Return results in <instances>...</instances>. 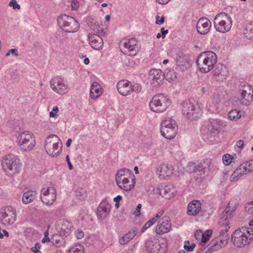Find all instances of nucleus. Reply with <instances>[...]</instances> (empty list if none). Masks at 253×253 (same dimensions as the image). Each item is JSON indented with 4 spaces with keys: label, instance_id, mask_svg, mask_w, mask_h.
<instances>
[{
    "label": "nucleus",
    "instance_id": "f257e3e1",
    "mask_svg": "<svg viewBox=\"0 0 253 253\" xmlns=\"http://www.w3.org/2000/svg\"><path fill=\"white\" fill-rule=\"evenodd\" d=\"M217 59V56L213 51H207L198 56L196 64L201 72L206 73L213 68Z\"/></svg>",
    "mask_w": 253,
    "mask_h": 253
},
{
    "label": "nucleus",
    "instance_id": "f03ea898",
    "mask_svg": "<svg viewBox=\"0 0 253 253\" xmlns=\"http://www.w3.org/2000/svg\"><path fill=\"white\" fill-rule=\"evenodd\" d=\"M182 113L187 119L195 120L202 115L200 104L193 99L185 100L182 104Z\"/></svg>",
    "mask_w": 253,
    "mask_h": 253
},
{
    "label": "nucleus",
    "instance_id": "7ed1b4c3",
    "mask_svg": "<svg viewBox=\"0 0 253 253\" xmlns=\"http://www.w3.org/2000/svg\"><path fill=\"white\" fill-rule=\"evenodd\" d=\"M1 165L3 171L9 176L18 173L21 166L19 160L13 154H8L4 157Z\"/></svg>",
    "mask_w": 253,
    "mask_h": 253
},
{
    "label": "nucleus",
    "instance_id": "20e7f679",
    "mask_svg": "<svg viewBox=\"0 0 253 253\" xmlns=\"http://www.w3.org/2000/svg\"><path fill=\"white\" fill-rule=\"evenodd\" d=\"M16 142L22 151H30L35 146V137L30 131H22L18 133L16 136Z\"/></svg>",
    "mask_w": 253,
    "mask_h": 253
},
{
    "label": "nucleus",
    "instance_id": "39448f33",
    "mask_svg": "<svg viewBox=\"0 0 253 253\" xmlns=\"http://www.w3.org/2000/svg\"><path fill=\"white\" fill-rule=\"evenodd\" d=\"M62 148V143L60 138L56 135H49L44 142V148L46 153L50 156L58 155Z\"/></svg>",
    "mask_w": 253,
    "mask_h": 253
},
{
    "label": "nucleus",
    "instance_id": "423d86ee",
    "mask_svg": "<svg viewBox=\"0 0 253 253\" xmlns=\"http://www.w3.org/2000/svg\"><path fill=\"white\" fill-rule=\"evenodd\" d=\"M170 105V99L163 93L154 95L149 103L151 110L157 113L164 112Z\"/></svg>",
    "mask_w": 253,
    "mask_h": 253
},
{
    "label": "nucleus",
    "instance_id": "0eeeda50",
    "mask_svg": "<svg viewBox=\"0 0 253 253\" xmlns=\"http://www.w3.org/2000/svg\"><path fill=\"white\" fill-rule=\"evenodd\" d=\"M213 24L217 31L225 33L230 30L232 25V20L227 13L220 12L214 17Z\"/></svg>",
    "mask_w": 253,
    "mask_h": 253
},
{
    "label": "nucleus",
    "instance_id": "6e6552de",
    "mask_svg": "<svg viewBox=\"0 0 253 253\" xmlns=\"http://www.w3.org/2000/svg\"><path fill=\"white\" fill-rule=\"evenodd\" d=\"M161 134L167 139L173 138L178 131L175 121L171 118H166L161 124Z\"/></svg>",
    "mask_w": 253,
    "mask_h": 253
},
{
    "label": "nucleus",
    "instance_id": "1a4fd4ad",
    "mask_svg": "<svg viewBox=\"0 0 253 253\" xmlns=\"http://www.w3.org/2000/svg\"><path fill=\"white\" fill-rule=\"evenodd\" d=\"M57 22L60 28L68 33H74L80 27L79 22L75 18L65 14L58 17Z\"/></svg>",
    "mask_w": 253,
    "mask_h": 253
},
{
    "label": "nucleus",
    "instance_id": "9d476101",
    "mask_svg": "<svg viewBox=\"0 0 253 253\" xmlns=\"http://www.w3.org/2000/svg\"><path fill=\"white\" fill-rule=\"evenodd\" d=\"M121 47L122 51L129 56L135 55L138 51L137 41L134 38L122 41Z\"/></svg>",
    "mask_w": 253,
    "mask_h": 253
},
{
    "label": "nucleus",
    "instance_id": "9b49d317",
    "mask_svg": "<svg viewBox=\"0 0 253 253\" xmlns=\"http://www.w3.org/2000/svg\"><path fill=\"white\" fill-rule=\"evenodd\" d=\"M239 91L240 92L241 104L245 106H249L253 100V89L251 86L246 83L240 84Z\"/></svg>",
    "mask_w": 253,
    "mask_h": 253
},
{
    "label": "nucleus",
    "instance_id": "f8f14e48",
    "mask_svg": "<svg viewBox=\"0 0 253 253\" xmlns=\"http://www.w3.org/2000/svg\"><path fill=\"white\" fill-rule=\"evenodd\" d=\"M145 250L148 253H165L166 246L161 245L158 239L155 238L147 240L145 244Z\"/></svg>",
    "mask_w": 253,
    "mask_h": 253
},
{
    "label": "nucleus",
    "instance_id": "ddd939ff",
    "mask_svg": "<svg viewBox=\"0 0 253 253\" xmlns=\"http://www.w3.org/2000/svg\"><path fill=\"white\" fill-rule=\"evenodd\" d=\"M16 211L12 207H6L1 212V223L6 225L13 223L16 220Z\"/></svg>",
    "mask_w": 253,
    "mask_h": 253
},
{
    "label": "nucleus",
    "instance_id": "4468645a",
    "mask_svg": "<svg viewBox=\"0 0 253 253\" xmlns=\"http://www.w3.org/2000/svg\"><path fill=\"white\" fill-rule=\"evenodd\" d=\"M51 88L56 93L62 94L68 91L67 84H65L64 79L60 77L54 78L50 82Z\"/></svg>",
    "mask_w": 253,
    "mask_h": 253
},
{
    "label": "nucleus",
    "instance_id": "2eb2a0df",
    "mask_svg": "<svg viewBox=\"0 0 253 253\" xmlns=\"http://www.w3.org/2000/svg\"><path fill=\"white\" fill-rule=\"evenodd\" d=\"M97 33L96 34H89L88 35V38L89 42V44L92 48L95 50H100L102 48L103 46V41L101 36L102 34H104L102 29L97 30Z\"/></svg>",
    "mask_w": 253,
    "mask_h": 253
},
{
    "label": "nucleus",
    "instance_id": "dca6fc26",
    "mask_svg": "<svg viewBox=\"0 0 253 253\" xmlns=\"http://www.w3.org/2000/svg\"><path fill=\"white\" fill-rule=\"evenodd\" d=\"M164 73L159 69H152L149 72V79L154 87L161 84L165 79Z\"/></svg>",
    "mask_w": 253,
    "mask_h": 253
},
{
    "label": "nucleus",
    "instance_id": "f3484780",
    "mask_svg": "<svg viewBox=\"0 0 253 253\" xmlns=\"http://www.w3.org/2000/svg\"><path fill=\"white\" fill-rule=\"evenodd\" d=\"M232 203L230 202L228 204V206L226 208L223 212L220 214L219 224L220 225H225V229L222 230L221 231L227 233L229 229L230 228L229 225V218L230 217L232 213L235 210V208L233 207L232 210L230 209V206Z\"/></svg>",
    "mask_w": 253,
    "mask_h": 253
},
{
    "label": "nucleus",
    "instance_id": "a211bd4d",
    "mask_svg": "<svg viewBox=\"0 0 253 253\" xmlns=\"http://www.w3.org/2000/svg\"><path fill=\"white\" fill-rule=\"evenodd\" d=\"M171 225L169 217L164 216L159 220L156 227V232L159 235L167 233L170 231Z\"/></svg>",
    "mask_w": 253,
    "mask_h": 253
},
{
    "label": "nucleus",
    "instance_id": "6ab92c4d",
    "mask_svg": "<svg viewBox=\"0 0 253 253\" xmlns=\"http://www.w3.org/2000/svg\"><path fill=\"white\" fill-rule=\"evenodd\" d=\"M211 27V22L206 17L200 18L196 25L198 32L201 35H205L209 32Z\"/></svg>",
    "mask_w": 253,
    "mask_h": 253
},
{
    "label": "nucleus",
    "instance_id": "aec40b11",
    "mask_svg": "<svg viewBox=\"0 0 253 253\" xmlns=\"http://www.w3.org/2000/svg\"><path fill=\"white\" fill-rule=\"evenodd\" d=\"M111 205L104 199L100 203L97 210V215L99 218L104 219L110 212Z\"/></svg>",
    "mask_w": 253,
    "mask_h": 253
},
{
    "label": "nucleus",
    "instance_id": "412c9836",
    "mask_svg": "<svg viewBox=\"0 0 253 253\" xmlns=\"http://www.w3.org/2000/svg\"><path fill=\"white\" fill-rule=\"evenodd\" d=\"M127 178H132L134 179V175L132 171L126 168H123L118 170L116 174V182L117 185L121 183V181Z\"/></svg>",
    "mask_w": 253,
    "mask_h": 253
},
{
    "label": "nucleus",
    "instance_id": "4be33fe9",
    "mask_svg": "<svg viewBox=\"0 0 253 253\" xmlns=\"http://www.w3.org/2000/svg\"><path fill=\"white\" fill-rule=\"evenodd\" d=\"M117 89L122 95L126 96L131 93V84L126 80L120 81L117 84Z\"/></svg>",
    "mask_w": 253,
    "mask_h": 253
},
{
    "label": "nucleus",
    "instance_id": "5701e85b",
    "mask_svg": "<svg viewBox=\"0 0 253 253\" xmlns=\"http://www.w3.org/2000/svg\"><path fill=\"white\" fill-rule=\"evenodd\" d=\"M160 195L167 199H170L174 197L175 189L172 186H162L157 189Z\"/></svg>",
    "mask_w": 253,
    "mask_h": 253
},
{
    "label": "nucleus",
    "instance_id": "b1692460",
    "mask_svg": "<svg viewBox=\"0 0 253 253\" xmlns=\"http://www.w3.org/2000/svg\"><path fill=\"white\" fill-rule=\"evenodd\" d=\"M201 209V203L199 200H194L190 202L187 207V213L189 215H196Z\"/></svg>",
    "mask_w": 253,
    "mask_h": 253
},
{
    "label": "nucleus",
    "instance_id": "393cba45",
    "mask_svg": "<svg viewBox=\"0 0 253 253\" xmlns=\"http://www.w3.org/2000/svg\"><path fill=\"white\" fill-rule=\"evenodd\" d=\"M211 164V160L209 158L205 159L203 162L197 165L198 171L202 172L203 176L201 174V177H205L207 175L210 171V167Z\"/></svg>",
    "mask_w": 253,
    "mask_h": 253
},
{
    "label": "nucleus",
    "instance_id": "a878e982",
    "mask_svg": "<svg viewBox=\"0 0 253 253\" xmlns=\"http://www.w3.org/2000/svg\"><path fill=\"white\" fill-rule=\"evenodd\" d=\"M121 184L117 185L118 187L124 190L128 191L132 190L135 184V178L134 179L132 178H127L121 181Z\"/></svg>",
    "mask_w": 253,
    "mask_h": 253
},
{
    "label": "nucleus",
    "instance_id": "bb28decb",
    "mask_svg": "<svg viewBox=\"0 0 253 253\" xmlns=\"http://www.w3.org/2000/svg\"><path fill=\"white\" fill-rule=\"evenodd\" d=\"M59 228L62 233L64 235H69L70 233L72 227L71 223L66 219H61L59 221Z\"/></svg>",
    "mask_w": 253,
    "mask_h": 253
},
{
    "label": "nucleus",
    "instance_id": "cd10ccee",
    "mask_svg": "<svg viewBox=\"0 0 253 253\" xmlns=\"http://www.w3.org/2000/svg\"><path fill=\"white\" fill-rule=\"evenodd\" d=\"M220 122L217 120H212L207 125L208 130L211 133L217 134L220 130Z\"/></svg>",
    "mask_w": 253,
    "mask_h": 253
},
{
    "label": "nucleus",
    "instance_id": "c85d7f7f",
    "mask_svg": "<svg viewBox=\"0 0 253 253\" xmlns=\"http://www.w3.org/2000/svg\"><path fill=\"white\" fill-rule=\"evenodd\" d=\"M37 193L35 190H28L24 193L22 197V202L25 204L32 202L36 198Z\"/></svg>",
    "mask_w": 253,
    "mask_h": 253
},
{
    "label": "nucleus",
    "instance_id": "c756f323",
    "mask_svg": "<svg viewBox=\"0 0 253 253\" xmlns=\"http://www.w3.org/2000/svg\"><path fill=\"white\" fill-rule=\"evenodd\" d=\"M158 170L159 171L158 174L161 178H165L166 177L170 176L172 173L171 167H169L167 164L162 165L160 168V169H158Z\"/></svg>",
    "mask_w": 253,
    "mask_h": 253
},
{
    "label": "nucleus",
    "instance_id": "7c9ffc66",
    "mask_svg": "<svg viewBox=\"0 0 253 253\" xmlns=\"http://www.w3.org/2000/svg\"><path fill=\"white\" fill-rule=\"evenodd\" d=\"M51 195L42 196L41 200L46 205H51L55 201L56 198V192L54 188L51 189Z\"/></svg>",
    "mask_w": 253,
    "mask_h": 253
},
{
    "label": "nucleus",
    "instance_id": "2f4dec72",
    "mask_svg": "<svg viewBox=\"0 0 253 253\" xmlns=\"http://www.w3.org/2000/svg\"><path fill=\"white\" fill-rule=\"evenodd\" d=\"M101 87L100 85L97 82H94L90 87V95L92 98H96L101 94Z\"/></svg>",
    "mask_w": 253,
    "mask_h": 253
},
{
    "label": "nucleus",
    "instance_id": "473e14b6",
    "mask_svg": "<svg viewBox=\"0 0 253 253\" xmlns=\"http://www.w3.org/2000/svg\"><path fill=\"white\" fill-rule=\"evenodd\" d=\"M176 62L177 65L180 67L181 69L183 70L186 68L185 63L187 62V57L182 51H178L177 52Z\"/></svg>",
    "mask_w": 253,
    "mask_h": 253
},
{
    "label": "nucleus",
    "instance_id": "72a5a7b5",
    "mask_svg": "<svg viewBox=\"0 0 253 253\" xmlns=\"http://www.w3.org/2000/svg\"><path fill=\"white\" fill-rule=\"evenodd\" d=\"M137 233V229H133L132 230L129 231L121 239H120V244L121 245H125L127 243H128L130 240H131L136 235Z\"/></svg>",
    "mask_w": 253,
    "mask_h": 253
},
{
    "label": "nucleus",
    "instance_id": "f704fd0d",
    "mask_svg": "<svg viewBox=\"0 0 253 253\" xmlns=\"http://www.w3.org/2000/svg\"><path fill=\"white\" fill-rule=\"evenodd\" d=\"M223 246L221 245L219 240L216 238L211 240L207 246L208 250L209 252H213L221 248Z\"/></svg>",
    "mask_w": 253,
    "mask_h": 253
},
{
    "label": "nucleus",
    "instance_id": "c9c22d12",
    "mask_svg": "<svg viewBox=\"0 0 253 253\" xmlns=\"http://www.w3.org/2000/svg\"><path fill=\"white\" fill-rule=\"evenodd\" d=\"M227 73V69L224 65L221 64L215 65L214 70V74L215 76L221 75L222 76H226Z\"/></svg>",
    "mask_w": 253,
    "mask_h": 253
},
{
    "label": "nucleus",
    "instance_id": "e433bc0d",
    "mask_svg": "<svg viewBox=\"0 0 253 253\" xmlns=\"http://www.w3.org/2000/svg\"><path fill=\"white\" fill-rule=\"evenodd\" d=\"M248 237L246 235H243L240 238L234 240L233 243L238 248H242L247 244Z\"/></svg>",
    "mask_w": 253,
    "mask_h": 253
},
{
    "label": "nucleus",
    "instance_id": "4c0bfd02",
    "mask_svg": "<svg viewBox=\"0 0 253 253\" xmlns=\"http://www.w3.org/2000/svg\"><path fill=\"white\" fill-rule=\"evenodd\" d=\"M165 79L169 82L173 81L176 78V73L173 69H169L165 74Z\"/></svg>",
    "mask_w": 253,
    "mask_h": 253
},
{
    "label": "nucleus",
    "instance_id": "58836bf2",
    "mask_svg": "<svg viewBox=\"0 0 253 253\" xmlns=\"http://www.w3.org/2000/svg\"><path fill=\"white\" fill-rule=\"evenodd\" d=\"M217 238L219 240L220 242L221 243V245L225 246L228 243L229 239V236L227 233L220 231V235Z\"/></svg>",
    "mask_w": 253,
    "mask_h": 253
},
{
    "label": "nucleus",
    "instance_id": "ea45409f",
    "mask_svg": "<svg viewBox=\"0 0 253 253\" xmlns=\"http://www.w3.org/2000/svg\"><path fill=\"white\" fill-rule=\"evenodd\" d=\"M62 238L58 234L53 235L51 238V243L56 247H60L62 245Z\"/></svg>",
    "mask_w": 253,
    "mask_h": 253
},
{
    "label": "nucleus",
    "instance_id": "a19ab883",
    "mask_svg": "<svg viewBox=\"0 0 253 253\" xmlns=\"http://www.w3.org/2000/svg\"><path fill=\"white\" fill-rule=\"evenodd\" d=\"M241 117L240 111L237 109L232 110L228 113V117L231 120H237L240 118Z\"/></svg>",
    "mask_w": 253,
    "mask_h": 253
},
{
    "label": "nucleus",
    "instance_id": "79ce46f5",
    "mask_svg": "<svg viewBox=\"0 0 253 253\" xmlns=\"http://www.w3.org/2000/svg\"><path fill=\"white\" fill-rule=\"evenodd\" d=\"M234 172L240 176H242L243 174H245L249 172L247 170V167L243 164L238 167V168Z\"/></svg>",
    "mask_w": 253,
    "mask_h": 253
},
{
    "label": "nucleus",
    "instance_id": "37998d69",
    "mask_svg": "<svg viewBox=\"0 0 253 253\" xmlns=\"http://www.w3.org/2000/svg\"><path fill=\"white\" fill-rule=\"evenodd\" d=\"M212 231L211 230H207L202 234L201 241L203 243H206L209 240L212 234Z\"/></svg>",
    "mask_w": 253,
    "mask_h": 253
},
{
    "label": "nucleus",
    "instance_id": "c03bdc74",
    "mask_svg": "<svg viewBox=\"0 0 253 253\" xmlns=\"http://www.w3.org/2000/svg\"><path fill=\"white\" fill-rule=\"evenodd\" d=\"M68 253H84V248L81 245L76 246L71 248Z\"/></svg>",
    "mask_w": 253,
    "mask_h": 253
},
{
    "label": "nucleus",
    "instance_id": "a18cd8bd",
    "mask_svg": "<svg viewBox=\"0 0 253 253\" xmlns=\"http://www.w3.org/2000/svg\"><path fill=\"white\" fill-rule=\"evenodd\" d=\"M233 158L232 156L230 154H226L224 155L222 157V161L223 164L225 166L229 165L232 163Z\"/></svg>",
    "mask_w": 253,
    "mask_h": 253
},
{
    "label": "nucleus",
    "instance_id": "49530a36",
    "mask_svg": "<svg viewBox=\"0 0 253 253\" xmlns=\"http://www.w3.org/2000/svg\"><path fill=\"white\" fill-rule=\"evenodd\" d=\"M244 235L245 234L244 233H243L240 230H236L233 232V234L232 235L231 240L232 242H233L234 240H235L238 238H240Z\"/></svg>",
    "mask_w": 253,
    "mask_h": 253
},
{
    "label": "nucleus",
    "instance_id": "de8ad7c7",
    "mask_svg": "<svg viewBox=\"0 0 253 253\" xmlns=\"http://www.w3.org/2000/svg\"><path fill=\"white\" fill-rule=\"evenodd\" d=\"M141 89H142L141 86L139 84L136 83V84H133L132 85H131V92H139L141 91Z\"/></svg>",
    "mask_w": 253,
    "mask_h": 253
},
{
    "label": "nucleus",
    "instance_id": "09e8293b",
    "mask_svg": "<svg viewBox=\"0 0 253 253\" xmlns=\"http://www.w3.org/2000/svg\"><path fill=\"white\" fill-rule=\"evenodd\" d=\"M245 209L249 213L253 214V201L246 204Z\"/></svg>",
    "mask_w": 253,
    "mask_h": 253
},
{
    "label": "nucleus",
    "instance_id": "8fccbe9b",
    "mask_svg": "<svg viewBox=\"0 0 253 253\" xmlns=\"http://www.w3.org/2000/svg\"><path fill=\"white\" fill-rule=\"evenodd\" d=\"M188 167L190 172H196L198 171L197 166H196L195 164L192 163H189Z\"/></svg>",
    "mask_w": 253,
    "mask_h": 253
},
{
    "label": "nucleus",
    "instance_id": "3c124183",
    "mask_svg": "<svg viewBox=\"0 0 253 253\" xmlns=\"http://www.w3.org/2000/svg\"><path fill=\"white\" fill-rule=\"evenodd\" d=\"M51 195V193L49 192V188H43L41 190V198L42 196H46Z\"/></svg>",
    "mask_w": 253,
    "mask_h": 253
},
{
    "label": "nucleus",
    "instance_id": "603ef678",
    "mask_svg": "<svg viewBox=\"0 0 253 253\" xmlns=\"http://www.w3.org/2000/svg\"><path fill=\"white\" fill-rule=\"evenodd\" d=\"M9 5L12 7L14 9H19L20 8V5L17 3L16 0H11L9 2Z\"/></svg>",
    "mask_w": 253,
    "mask_h": 253
},
{
    "label": "nucleus",
    "instance_id": "864d4df0",
    "mask_svg": "<svg viewBox=\"0 0 253 253\" xmlns=\"http://www.w3.org/2000/svg\"><path fill=\"white\" fill-rule=\"evenodd\" d=\"M247 167V170L249 172H252L253 171V161L247 162L246 163L244 164Z\"/></svg>",
    "mask_w": 253,
    "mask_h": 253
},
{
    "label": "nucleus",
    "instance_id": "5fc2aeb1",
    "mask_svg": "<svg viewBox=\"0 0 253 253\" xmlns=\"http://www.w3.org/2000/svg\"><path fill=\"white\" fill-rule=\"evenodd\" d=\"M51 241V239L48 237V231L46 230L44 233V237L42 240V243H49Z\"/></svg>",
    "mask_w": 253,
    "mask_h": 253
},
{
    "label": "nucleus",
    "instance_id": "6e6d98bb",
    "mask_svg": "<svg viewBox=\"0 0 253 253\" xmlns=\"http://www.w3.org/2000/svg\"><path fill=\"white\" fill-rule=\"evenodd\" d=\"M58 112V108L57 106H54L52 109V111L49 113V116L51 118H54L57 115L56 113Z\"/></svg>",
    "mask_w": 253,
    "mask_h": 253
},
{
    "label": "nucleus",
    "instance_id": "4d7b16f0",
    "mask_svg": "<svg viewBox=\"0 0 253 253\" xmlns=\"http://www.w3.org/2000/svg\"><path fill=\"white\" fill-rule=\"evenodd\" d=\"M71 6L72 10H77L79 6V3L78 0H72Z\"/></svg>",
    "mask_w": 253,
    "mask_h": 253
},
{
    "label": "nucleus",
    "instance_id": "13d9d810",
    "mask_svg": "<svg viewBox=\"0 0 253 253\" xmlns=\"http://www.w3.org/2000/svg\"><path fill=\"white\" fill-rule=\"evenodd\" d=\"M190 242L189 241H185L184 242V248L185 250L188 252L192 251V247L191 245L190 246Z\"/></svg>",
    "mask_w": 253,
    "mask_h": 253
},
{
    "label": "nucleus",
    "instance_id": "bf43d9fd",
    "mask_svg": "<svg viewBox=\"0 0 253 253\" xmlns=\"http://www.w3.org/2000/svg\"><path fill=\"white\" fill-rule=\"evenodd\" d=\"M239 176H240L239 175L235 173V172H233L230 176V180L232 182H236L238 180Z\"/></svg>",
    "mask_w": 253,
    "mask_h": 253
},
{
    "label": "nucleus",
    "instance_id": "052dcab7",
    "mask_svg": "<svg viewBox=\"0 0 253 253\" xmlns=\"http://www.w3.org/2000/svg\"><path fill=\"white\" fill-rule=\"evenodd\" d=\"M17 51V50L16 49L12 48L6 54V56H8L10 55V54H11L13 55L14 56L17 57L18 55Z\"/></svg>",
    "mask_w": 253,
    "mask_h": 253
},
{
    "label": "nucleus",
    "instance_id": "680f3d73",
    "mask_svg": "<svg viewBox=\"0 0 253 253\" xmlns=\"http://www.w3.org/2000/svg\"><path fill=\"white\" fill-rule=\"evenodd\" d=\"M141 204H138L136 208L134 213L136 216H139L140 214V210L141 208Z\"/></svg>",
    "mask_w": 253,
    "mask_h": 253
},
{
    "label": "nucleus",
    "instance_id": "e2e57ef3",
    "mask_svg": "<svg viewBox=\"0 0 253 253\" xmlns=\"http://www.w3.org/2000/svg\"><path fill=\"white\" fill-rule=\"evenodd\" d=\"M236 146L240 150L243 149L244 147V141L242 140H238L236 144Z\"/></svg>",
    "mask_w": 253,
    "mask_h": 253
},
{
    "label": "nucleus",
    "instance_id": "0e129e2a",
    "mask_svg": "<svg viewBox=\"0 0 253 253\" xmlns=\"http://www.w3.org/2000/svg\"><path fill=\"white\" fill-rule=\"evenodd\" d=\"M156 218H152L149 220H148L146 223L150 227L153 224H154L156 222Z\"/></svg>",
    "mask_w": 253,
    "mask_h": 253
},
{
    "label": "nucleus",
    "instance_id": "69168bd1",
    "mask_svg": "<svg viewBox=\"0 0 253 253\" xmlns=\"http://www.w3.org/2000/svg\"><path fill=\"white\" fill-rule=\"evenodd\" d=\"M66 160L68 163V167L69 169L72 170L73 169V166L70 161L69 155L66 156Z\"/></svg>",
    "mask_w": 253,
    "mask_h": 253
},
{
    "label": "nucleus",
    "instance_id": "338daca9",
    "mask_svg": "<svg viewBox=\"0 0 253 253\" xmlns=\"http://www.w3.org/2000/svg\"><path fill=\"white\" fill-rule=\"evenodd\" d=\"M168 30H165L164 28H162L161 29L162 38H164L166 37V35L168 33Z\"/></svg>",
    "mask_w": 253,
    "mask_h": 253
},
{
    "label": "nucleus",
    "instance_id": "774afa93",
    "mask_svg": "<svg viewBox=\"0 0 253 253\" xmlns=\"http://www.w3.org/2000/svg\"><path fill=\"white\" fill-rule=\"evenodd\" d=\"M165 22V17L162 16L160 20H156V24L158 25L163 24Z\"/></svg>",
    "mask_w": 253,
    "mask_h": 253
}]
</instances>
